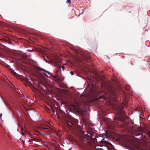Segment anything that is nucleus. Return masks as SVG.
Returning <instances> with one entry per match:
<instances>
[{"instance_id":"obj_4","label":"nucleus","mask_w":150,"mask_h":150,"mask_svg":"<svg viewBox=\"0 0 150 150\" xmlns=\"http://www.w3.org/2000/svg\"><path fill=\"white\" fill-rule=\"evenodd\" d=\"M115 109L117 111L119 117H122L125 115V112L123 110V107L119 105H115Z\"/></svg>"},{"instance_id":"obj_5","label":"nucleus","mask_w":150,"mask_h":150,"mask_svg":"<svg viewBox=\"0 0 150 150\" xmlns=\"http://www.w3.org/2000/svg\"><path fill=\"white\" fill-rule=\"evenodd\" d=\"M62 61L61 58L60 57H58L54 59L53 60L54 64L58 67V68L60 70L61 67L59 64V63L60 62Z\"/></svg>"},{"instance_id":"obj_14","label":"nucleus","mask_w":150,"mask_h":150,"mask_svg":"<svg viewBox=\"0 0 150 150\" xmlns=\"http://www.w3.org/2000/svg\"><path fill=\"white\" fill-rule=\"evenodd\" d=\"M33 140L36 141V142H38L39 140L36 138H34L33 139Z\"/></svg>"},{"instance_id":"obj_6","label":"nucleus","mask_w":150,"mask_h":150,"mask_svg":"<svg viewBox=\"0 0 150 150\" xmlns=\"http://www.w3.org/2000/svg\"><path fill=\"white\" fill-rule=\"evenodd\" d=\"M90 57L89 53L86 51L84 52L81 56V58L82 60L89 59Z\"/></svg>"},{"instance_id":"obj_10","label":"nucleus","mask_w":150,"mask_h":150,"mask_svg":"<svg viewBox=\"0 0 150 150\" xmlns=\"http://www.w3.org/2000/svg\"><path fill=\"white\" fill-rule=\"evenodd\" d=\"M23 79L24 81L28 82L29 83L31 84V83L28 81V79L26 77H23Z\"/></svg>"},{"instance_id":"obj_2","label":"nucleus","mask_w":150,"mask_h":150,"mask_svg":"<svg viewBox=\"0 0 150 150\" xmlns=\"http://www.w3.org/2000/svg\"><path fill=\"white\" fill-rule=\"evenodd\" d=\"M78 120L74 119L71 122H68L67 125L71 131L78 130L82 134H84V132L82 131L80 127L78 125Z\"/></svg>"},{"instance_id":"obj_9","label":"nucleus","mask_w":150,"mask_h":150,"mask_svg":"<svg viewBox=\"0 0 150 150\" xmlns=\"http://www.w3.org/2000/svg\"><path fill=\"white\" fill-rule=\"evenodd\" d=\"M103 146H96L95 147V149L97 150H103Z\"/></svg>"},{"instance_id":"obj_22","label":"nucleus","mask_w":150,"mask_h":150,"mask_svg":"<svg viewBox=\"0 0 150 150\" xmlns=\"http://www.w3.org/2000/svg\"><path fill=\"white\" fill-rule=\"evenodd\" d=\"M64 68H65V67L64 66H62V69H63V71H64Z\"/></svg>"},{"instance_id":"obj_19","label":"nucleus","mask_w":150,"mask_h":150,"mask_svg":"<svg viewBox=\"0 0 150 150\" xmlns=\"http://www.w3.org/2000/svg\"><path fill=\"white\" fill-rule=\"evenodd\" d=\"M106 134H105V133L103 134H104V136L105 137V136H107V134H106V132H105Z\"/></svg>"},{"instance_id":"obj_8","label":"nucleus","mask_w":150,"mask_h":150,"mask_svg":"<svg viewBox=\"0 0 150 150\" xmlns=\"http://www.w3.org/2000/svg\"><path fill=\"white\" fill-rule=\"evenodd\" d=\"M104 146H105V148H104V149H105V150L104 149V150H109L108 149V148L106 146H105L104 144H110L109 142H106L104 140Z\"/></svg>"},{"instance_id":"obj_16","label":"nucleus","mask_w":150,"mask_h":150,"mask_svg":"<svg viewBox=\"0 0 150 150\" xmlns=\"http://www.w3.org/2000/svg\"><path fill=\"white\" fill-rule=\"evenodd\" d=\"M67 2L70 3L71 2V0H67Z\"/></svg>"},{"instance_id":"obj_12","label":"nucleus","mask_w":150,"mask_h":150,"mask_svg":"<svg viewBox=\"0 0 150 150\" xmlns=\"http://www.w3.org/2000/svg\"><path fill=\"white\" fill-rule=\"evenodd\" d=\"M103 96H100L98 98H96V100H97V101H99V100H100V99H102L103 98Z\"/></svg>"},{"instance_id":"obj_20","label":"nucleus","mask_w":150,"mask_h":150,"mask_svg":"<svg viewBox=\"0 0 150 150\" xmlns=\"http://www.w3.org/2000/svg\"><path fill=\"white\" fill-rule=\"evenodd\" d=\"M77 60L79 62H82V60L79 58Z\"/></svg>"},{"instance_id":"obj_25","label":"nucleus","mask_w":150,"mask_h":150,"mask_svg":"<svg viewBox=\"0 0 150 150\" xmlns=\"http://www.w3.org/2000/svg\"><path fill=\"white\" fill-rule=\"evenodd\" d=\"M2 114H1L0 115V117H1V116H2Z\"/></svg>"},{"instance_id":"obj_18","label":"nucleus","mask_w":150,"mask_h":150,"mask_svg":"<svg viewBox=\"0 0 150 150\" xmlns=\"http://www.w3.org/2000/svg\"><path fill=\"white\" fill-rule=\"evenodd\" d=\"M70 74H71V75H74V72H73V71H71L70 72Z\"/></svg>"},{"instance_id":"obj_30","label":"nucleus","mask_w":150,"mask_h":150,"mask_svg":"<svg viewBox=\"0 0 150 150\" xmlns=\"http://www.w3.org/2000/svg\"><path fill=\"white\" fill-rule=\"evenodd\" d=\"M17 90H18V91H19V90L18 89H17Z\"/></svg>"},{"instance_id":"obj_15","label":"nucleus","mask_w":150,"mask_h":150,"mask_svg":"<svg viewBox=\"0 0 150 150\" xmlns=\"http://www.w3.org/2000/svg\"><path fill=\"white\" fill-rule=\"evenodd\" d=\"M53 77L55 79H56L57 80V76H53Z\"/></svg>"},{"instance_id":"obj_23","label":"nucleus","mask_w":150,"mask_h":150,"mask_svg":"<svg viewBox=\"0 0 150 150\" xmlns=\"http://www.w3.org/2000/svg\"><path fill=\"white\" fill-rule=\"evenodd\" d=\"M28 51H30V52H31V51H33L32 50H28Z\"/></svg>"},{"instance_id":"obj_27","label":"nucleus","mask_w":150,"mask_h":150,"mask_svg":"<svg viewBox=\"0 0 150 150\" xmlns=\"http://www.w3.org/2000/svg\"><path fill=\"white\" fill-rule=\"evenodd\" d=\"M28 134L29 135H30V134L28 132Z\"/></svg>"},{"instance_id":"obj_28","label":"nucleus","mask_w":150,"mask_h":150,"mask_svg":"<svg viewBox=\"0 0 150 150\" xmlns=\"http://www.w3.org/2000/svg\"><path fill=\"white\" fill-rule=\"evenodd\" d=\"M59 71V69H58L57 70V71L58 72Z\"/></svg>"},{"instance_id":"obj_3","label":"nucleus","mask_w":150,"mask_h":150,"mask_svg":"<svg viewBox=\"0 0 150 150\" xmlns=\"http://www.w3.org/2000/svg\"><path fill=\"white\" fill-rule=\"evenodd\" d=\"M103 120L104 122H105L106 123L109 129H113L115 127L117 126L118 125L117 123H118V122H117L116 121H115V122H110L108 119H106L104 117Z\"/></svg>"},{"instance_id":"obj_26","label":"nucleus","mask_w":150,"mask_h":150,"mask_svg":"<svg viewBox=\"0 0 150 150\" xmlns=\"http://www.w3.org/2000/svg\"><path fill=\"white\" fill-rule=\"evenodd\" d=\"M75 14H76V16H77V14H76V12H75Z\"/></svg>"},{"instance_id":"obj_11","label":"nucleus","mask_w":150,"mask_h":150,"mask_svg":"<svg viewBox=\"0 0 150 150\" xmlns=\"http://www.w3.org/2000/svg\"><path fill=\"white\" fill-rule=\"evenodd\" d=\"M11 73L14 76H16L17 75V74L14 71V70L11 69L10 70Z\"/></svg>"},{"instance_id":"obj_21","label":"nucleus","mask_w":150,"mask_h":150,"mask_svg":"<svg viewBox=\"0 0 150 150\" xmlns=\"http://www.w3.org/2000/svg\"><path fill=\"white\" fill-rule=\"evenodd\" d=\"M127 86H126L125 87V89H126V90H129V88H127Z\"/></svg>"},{"instance_id":"obj_17","label":"nucleus","mask_w":150,"mask_h":150,"mask_svg":"<svg viewBox=\"0 0 150 150\" xmlns=\"http://www.w3.org/2000/svg\"><path fill=\"white\" fill-rule=\"evenodd\" d=\"M21 134H22V135L23 136H26V135H25V133L23 132H22L21 133Z\"/></svg>"},{"instance_id":"obj_29","label":"nucleus","mask_w":150,"mask_h":150,"mask_svg":"<svg viewBox=\"0 0 150 150\" xmlns=\"http://www.w3.org/2000/svg\"><path fill=\"white\" fill-rule=\"evenodd\" d=\"M103 98H104V100L105 99V97H104H104H103Z\"/></svg>"},{"instance_id":"obj_24","label":"nucleus","mask_w":150,"mask_h":150,"mask_svg":"<svg viewBox=\"0 0 150 150\" xmlns=\"http://www.w3.org/2000/svg\"><path fill=\"white\" fill-rule=\"evenodd\" d=\"M141 150H145L144 148L140 149Z\"/></svg>"},{"instance_id":"obj_13","label":"nucleus","mask_w":150,"mask_h":150,"mask_svg":"<svg viewBox=\"0 0 150 150\" xmlns=\"http://www.w3.org/2000/svg\"><path fill=\"white\" fill-rule=\"evenodd\" d=\"M147 134L148 135L150 138V130H148L147 132Z\"/></svg>"},{"instance_id":"obj_7","label":"nucleus","mask_w":150,"mask_h":150,"mask_svg":"<svg viewBox=\"0 0 150 150\" xmlns=\"http://www.w3.org/2000/svg\"><path fill=\"white\" fill-rule=\"evenodd\" d=\"M38 70L44 72V73H42V74H44L45 76L47 77H49L51 76V73L43 69L40 68H38Z\"/></svg>"},{"instance_id":"obj_1","label":"nucleus","mask_w":150,"mask_h":150,"mask_svg":"<svg viewBox=\"0 0 150 150\" xmlns=\"http://www.w3.org/2000/svg\"><path fill=\"white\" fill-rule=\"evenodd\" d=\"M105 77L104 76V88H105L106 91L104 90V94L108 93L111 96V98L114 97L115 102L116 103L117 100L115 98L117 96L116 89L113 85V82L104 81Z\"/></svg>"}]
</instances>
